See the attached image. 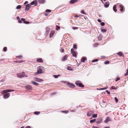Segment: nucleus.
<instances>
[{"mask_svg": "<svg viewBox=\"0 0 128 128\" xmlns=\"http://www.w3.org/2000/svg\"><path fill=\"white\" fill-rule=\"evenodd\" d=\"M43 68L44 67L42 66L38 67L37 68V72H35L34 74V75H36L42 73H44V72H43L42 71V69H43Z\"/></svg>", "mask_w": 128, "mask_h": 128, "instance_id": "nucleus-1", "label": "nucleus"}, {"mask_svg": "<svg viewBox=\"0 0 128 128\" xmlns=\"http://www.w3.org/2000/svg\"><path fill=\"white\" fill-rule=\"evenodd\" d=\"M17 76L19 78H21L24 76L26 77H28L27 75H25L24 72H22L21 73L20 72L18 73L17 74Z\"/></svg>", "mask_w": 128, "mask_h": 128, "instance_id": "nucleus-2", "label": "nucleus"}, {"mask_svg": "<svg viewBox=\"0 0 128 128\" xmlns=\"http://www.w3.org/2000/svg\"><path fill=\"white\" fill-rule=\"evenodd\" d=\"M117 6L120 8V10L121 12H122L124 10V6L121 4H117Z\"/></svg>", "mask_w": 128, "mask_h": 128, "instance_id": "nucleus-3", "label": "nucleus"}, {"mask_svg": "<svg viewBox=\"0 0 128 128\" xmlns=\"http://www.w3.org/2000/svg\"><path fill=\"white\" fill-rule=\"evenodd\" d=\"M10 96V94L9 93H6L4 94L3 96V98L4 99H6L8 98Z\"/></svg>", "mask_w": 128, "mask_h": 128, "instance_id": "nucleus-4", "label": "nucleus"}, {"mask_svg": "<svg viewBox=\"0 0 128 128\" xmlns=\"http://www.w3.org/2000/svg\"><path fill=\"white\" fill-rule=\"evenodd\" d=\"M67 84L70 88H74L75 87V86L73 84L68 82L67 83Z\"/></svg>", "mask_w": 128, "mask_h": 128, "instance_id": "nucleus-5", "label": "nucleus"}, {"mask_svg": "<svg viewBox=\"0 0 128 128\" xmlns=\"http://www.w3.org/2000/svg\"><path fill=\"white\" fill-rule=\"evenodd\" d=\"M34 80L38 82H42V80L40 79L39 78H34Z\"/></svg>", "mask_w": 128, "mask_h": 128, "instance_id": "nucleus-6", "label": "nucleus"}, {"mask_svg": "<svg viewBox=\"0 0 128 128\" xmlns=\"http://www.w3.org/2000/svg\"><path fill=\"white\" fill-rule=\"evenodd\" d=\"M31 5L30 4H26V6L25 10H28L30 9V7L31 6Z\"/></svg>", "mask_w": 128, "mask_h": 128, "instance_id": "nucleus-7", "label": "nucleus"}, {"mask_svg": "<svg viewBox=\"0 0 128 128\" xmlns=\"http://www.w3.org/2000/svg\"><path fill=\"white\" fill-rule=\"evenodd\" d=\"M26 88L28 90H32L33 89V88L30 85H27L26 86Z\"/></svg>", "mask_w": 128, "mask_h": 128, "instance_id": "nucleus-8", "label": "nucleus"}, {"mask_svg": "<svg viewBox=\"0 0 128 128\" xmlns=\"http://www.w3.org/2000/svg\"><path fill=\"white\" fill-rule=\"evenodd\" d=\"M37 4V1L36 0H34L31 3V5H33L34 4L35 6H36Z\"/></svg>", "mask_w": 128, "mask_h": 128, "instance_id": "nucleus-9", "label": "nucleus"}, {"mask_svg": "<svg viewBox=\"0 0 128 128\" xmlns=\"http://www.w3.org/2000/svg\"><path fill=\"white\" fill-rule=\"evenodd\" d=\"M111 121L110 118V117H108L106 118V119L104 120V122L105 123H107L108 121Z\"/></svg>", "mask_w": 128, "mask_h": 128, "instance_id": "nucleus-10", "label": "nucleus"}, {"mask_svg": "<svg viewBox=\"0 0 128 128\" xmlns=\"http://www.w3.org/2000/svg\"><path fill=\"white\" fill-rule=\"evenodd\" d=\"M102 121V119L101 118H99L97 120L96 122L98 124H99Z\"/></svg>", "mask_w": 128, "mask_h": 128, "instance_id": "nucleus-11", "label": "nucleus"}, {"mask_svg": "<svg viewBox=\"0 0 128 128\" xmlns=\"http://www.w3.org/2000/svg\"><path fill=\"white\" fill-rule=\"evenodd\" d=\"M93 113V112L92 111H90L88 113V116H92Z\"/></svg>", "mask_w": 128, "mask_h": 128, "instance_id": "nucleus-12", "label": "nucleus"}, {"mask_svg": "<svg viewBox=\"0 0 128 128\" xmlns=\"http://www.w3.org/2000/svg\"><path fill=\"white\" fill-rule=\"evenodd\" d=\"M67 56L66 55H65L64 56L62 60V61H64L67 59Z\"/></svg>", "mask_w": 128, "mask_h": 128, "instance_id": "nucleus-13", "label": "nucleus"}, {"mask_svg": "<svg viewBox=\"0 0 128 128\" xmlns=\"http://www.w3.org/2000/svg\"><path fill=\"white\" fill-rule=\"evenodd\" d=\"M21 20L24 21V22L25 24H28L29 23V22H28L27 21H25V20L24 19L22 18H21Z\"/></svg>", "mask_w": 128, "mask_h": 128, "instance_id": "nucleus-14", "label": "nucleus"}, {"mask_svg": "<svg viewBox=\"0 0 128 128\" xmlns=\"http://www.w3.org/2000/svg\"><path fill=\"white\" fill-rule=\"evenodd\" d=\"M37 62H43V60L41 58H38L37 59Z\"/></svg>", "mask_w": 128, "mask_h": 128, "instance_id": "nucleus-15", "label": "nucleus"}, {"mask_svg": "<svg viewBox=\"0 0 128 128\" xmlns=\"http://www.w3.org/2000/svg\"><path fill=\"white\" fill-rule=\"evenodd\" d=\"M86 59V58L83 57L81 60V62H84Z\"/></svg>", "mask_w": 128, "mask_h": 128, "instance_id": "nucleus-16", "label": "nucleus"}, {"mask_svg": "<svg viewBox=\"0 0 128 128\" xmlns=\"http://www.w3.org/2000/svg\"><path fill=\"white\" fill-rule=\"evenodd\" d=\"M81 82L79 80L75 82V84L76 85L78 86L79 85Z\"/></svg>", "mask_w": 128, "mask_h": 128, "instance_id": "nucleus-17", "label": "nucleus"}, {"mask_svg": "<svg viewBox=\"0 0 128 128\" xmlns=\"http://www.w3.org/2000/svg\"><path fill=\"white\" fill-rule=\"evenodd\" d=\"M78 1V0H71L70 1V3L71 4H73L75 2H77Z\"/></svg>", "mask_w": 128, "mask_h": 128, "instance_id": "nucleus-18", "label": "nucleus"}, {"mask_svg": "<svg viewBox=\"0 0 128 128\" xmlns=\"http://www.w3.org/2000/svg\"><path fill=\"white\" fill-rule=\"evenodd\" d=\"M31 82L33 84L36 86H38L39 84H38L34 81H32Z\"/></svg>", "mask_w": 128, "mask_h": 128, "instance_id": "nucleus-19", "label": "nucleus"}, {"mask_svg": "<svg viewBox=\"0 0 128 128\" xmlns=\"http://www.w3.org/2000/svg\"><path fill=\"white\" fill-rule=\"evenodd\" d=\"M8 92V90H4L1 92V94H3L4 93H6Z\"/></svg>", "mask_w": 128, "mask_h": 128, "instance_id": "nucleus-20", "label": "nucleus"}, {"mask_svg": "<svg viewBox=\"0 0 128 128\" xmlns=\"http://www.w3.org/2000/svg\"><path fill=\"white\" fill-rule=\"evenodd\" d=\"M109 5V4L107 2H105L104 4L106 8H108Z\"/></svg>", "mask_w": 128, "mask_h": 128, "instance_id": "nucleus-21", "label": "nucleus"}, {"mask_svg": "<svg viewBox=\"0 0 128 128\" xmlns=\"http://www.w3.org/2000/svg\"><path fill=\"white\" fill-rule=\"evenodd\" d=\"M54 31H52L50 34V37H52L53 36L54 34Z\"/></svg>", "mask_w": 128, "mask_h": 128, "instance_id": "nucleus-22", "label": "nucleus"}, {"mask_svg": "<svg viewBox=\"0 0 128 128\" xmlns=\"http://www.w3.org/2000/svg\"><path fill=\"white\" fill-rule=\"evenodd\" d=\"M116 6L115 5H114L113 7V9L114 12H116L117 10L116 9Z\"/></svg>", "mask_w": 128, "mask_h": 128, "instance_id": "nucleus-23", "label": "nucleus"}, {"mask_svg": "<svg viewBox=\"0 0 128 128\" xmlns=\"http://www.w3.org/2000/svg\"><path fill=\"white\" fill-rule=\"evenodd\" d=\"M67 69L68 70H70L71 71H72L73 70V69L70 66L68 67L67 68Z\"/></svg>", "mask_w": 128, "mask_h": 128, "instance_id": "nucleus-24", "label": "nucleus"}, {"mask_svg": "<svg viewBox=\"0 0 128 128\" xmlns=\"http://www.w3.org/2000/svg\"><path fill=\"white\" fill-rule=\"evenodd\" d=\"M117 54H118L120 56H122L123 55L122 53L121 52L117 53Z\"/></svg>", "mask_w": 128, "mask_h": 128, "instance_id": "nucleus-25", "label": "nucleus"}, {"mask_svg": "<svg viewBox=\"0 0 128 128\" xmlns=\"http://www.w3.org/2000/svg\"><path fill=\"white\" fill-rule=\"evenodd\" d=\"M38 2L39 3H43L45 2L44 0H39Z\"/></svg>", "mask_w": 128, "mask_h": 128, "instance_id": "nucleus-26", "label": "nucleus"}, {"mask_svg": "<svg viewBox=\"0 0 128 128\" xmlns=\"http://www.w3.org/2000/svg\"><path fill=\"white\" fill-rule=\"evenodd\" d=\"M73 56L74 57H76V53L75 52H73L72 53Z\"/></svg>", "mask_w": 128, "mask_h": 128, "instance_id": "nucleus-27", "label": "nucleus"}, {"mask_svg": "<svg viewBox=\"0 0 128 128\" xmlns=\"http://www.w3.org/2000/svg\"><path fill=\"white\" fill-rule=\"evenodd\" d=\"M96 121V119H94L93 120H90V122L92 123H93V122H95Z\"/></svg>", "mask_w": 128, "mask_h": 128, "instance_id": "nucleus-28", "label": "nucleus"}, {"mask_svg": "<svg viewBox=\"0 0 128 128\" xmlns=\"http://www.w3.org/2000/svg\"><path fill=\"white\" fill-rule=\"evenodd\" d=\"M101 31L102 32H106V30L105 29H102L101 30Z\"/></svg>", "mask_w": 128, "mask_h": 128, "instance_id": "nucleus-29", "label": "nucleus"}, {"mask_svg": "<svg viewBox=\"0 0 128 128\" xmlns=\"http://www.w3.org/2000/svg\"><path fill=\"white\" fill-rule=\"evenodd\" d=\"M79 86L80 87H81L82 88H83L84 87V85H83L81 83V82Z\"/></svg>", "mask_w": 128, "mask_h": 128, "instance_id": "nucleus-30", "label": "nucleus"}, {"mask_svg": "<svg viewBox=\"0 0 128 128\" xmlns=\"http://www.w3.org/2000/svg\"><path fill=\"white\" fill-rule=\"evenodd\" d=\"M108 88V86H107L106 87H104V88H100L99 89V90H106V89L107 88Z\"/></svg>", "mask_w": 128, "mask_h": 128, "instance_id": "nucleus-31", "label": "nucleus"}, {"mask_svg": "<svg viewBox=\"0 0 128 128\" xmlns=\"http://www.w3.org/2000/svg\"><path fill=\"white\" fill-rule=\"evenodd\" d=\"M40 112H34V114L36 115H38L40 114Z\"/></svg>", "mask_w": 128, "mask_h": 128, "instance_id": "nucleus-32", "label": "nucleus"}, {"mask_svg": "<svg viewBox=\"0 0 128 128\" xmlns=\"http://www.w3.org/2000/svg\"><path fill=\"white\" fill-rule=\"evenodd\" d=\"M60 76V75H54V76H53L55 78H57L58 77H59V76Z\"/></svg>", "mask_w": 128, "mask_h": 128, "instance_id": "nucleus-33", "label": "nucleus"}, {"mask_svg": "<svg viewBox=\"0 0 128 128\" xmlns=\"http://www.w3.org/2000/svg\"><path fill=\"white\" fill-rule=\"evenodd\" d=\"M62 112L63 113L67 114L68 112L69 111L68 110H64L62 111Z\"/></svg>", "mask_w": 128, "mask_h": 128, "instance_id": "nucleus-34", "label": "nucleus"}, {"mask_svg": "<svg viewBox=\"0 0 128 128\" xmlns=\"http://www.w3.org/2000/svg\"><path fill=\"white\" fill-rule=\"evenodd\" d=\"M21 8V6L20 5H19L17 6V7H16V9H20V8Z\"/></svg>", "mask_w": 128, "mask_h": 128, "instance_id": "nucleus-35", "label": "nucleus"}, {"mask_svg": "<svg viewBox=\"0 0 128 128\" xmlns=\"http://www.w3.org/2000/svg\"><path fill=\"white\" fill-rule=\"evenodd\" d=\"M128 75V69L126 70V72L124 74V76H126Z\"/></svg>", "mask_w": 128, "mask_h": 128, "instance_id": "nucleus-36", "label": "nucleus"}, {"mask_svg": "<svg viewBox=\"0 0 128 128\" xmlns=\"http://www.w3.org/2000/svg\"><path fill=\"white\" fill-rule=\"evenodd\" d=\"M14 90L9 89L8 90V92H13L14 91Z\"/></svg>", "mask_w": 128, "mask_h": 128, "instance_id": "nucleus-37", "label": "nucleus"}, {"mask_svg": "<svg viewBox=\"0 0 128 128\" xmlns=\"http://www.w3.org/2000/svg\"><path fill=\"white\" fill-rule=\"evenodd\" d=\"M97 114H94L92 116V117L93 118H96L97 117Z\"/></svg>", "mask_w": 128, "mask_h": 128, "instance_id": "nucleus-38", "label": "nucleus"}, {"mask_svg": "<svg viewBox=\"0 0 128 128\" xmlns=\"http://www.w3.org/2000/svg\"><path fill=\"white\" fill-rule=\"evenodd\" d=\"M111 88V89H114V90L116 89V88H115V87L114 86H112Z\"/></svg>", "mask_w": 128, "mask_h": 128, "instance_id": "nucleus-39", "label": "nucleus"}, {"mask_svg": "<svg viewBox=\"0 0 128 128\" xmlns=\"http://www.w3.org/2000/svg\"><path fill=\"white\" fill-rule=\"evenodd\" d=\"M115 100L116 103H117L118 102V100L116 97H115Z\"/></svg>", "mask_w": 128, "mask_h": 128, "instance_id": "nucleus-40", "label": "nucleus"}, {"mask_svg": "<svg viewBox=\"0 0 128 128\" xmlns=\"http://www.w3.org/2000/svg\"><path fill=\"white\" fill-rule=\"evenodd\" d=\"M109 63V62L108 61H106L104 62L105 64H108Z\"/></svg>", "mask_w": 128, "mask_h": 128, "instance_id": "nucleus-41", "label": "nucleus"}, {"mask_svg": "<svg viewBox=\"0 0 128 128\" xmlns=\"http://www.w3.org/2000/svg\"><path fill=\"white\" fill-rule=\"evenodd\" d=\"M7 50V48L6 47H5L3 49L4 51V52L6 51Z\"/></svg>", "mask_w": 128, "mask_h": 128, "instance_id": "nucleus-42", "label": "nucleus"}, {"mask_svg": "<svg viewBox=\"0 0 128 128\" xmlns=\"http://www.w3.org/2000/svg\"><path fill=\"white\" fill-rule=\"evenodd\" d=\"M46 30L47 32H48L50 30V28L48 27H47L46 28Z\"/></svg>", "mask_w": 128, "mask_h": 128, "instance_id": "nucleus-43", "label": "nucleus"}, {"mask_svg": "<svg viewBox=\"0 0 128 128\" xmlns=\"http://www.w3.org/2000/svg\"><path fill=\"white\" fill-rule=\"evenodd\" d=\"M81 13L84 14H85V13L84 12V11L83 10H82L81 11Z\"/></svg>", "mask_w": 128, "mask_h": 128, "instance_id": "nucleus-44", "label": "nucleus"}, {"mask_svg": "<svg viewBox=\"0 0 128 128\" xmlns=\"http://www.w3.org/2000/svg\"><path fill=\"white\" fill-rule=\"evenodd\" d=\"M56 30H59L60 29V26H56Z\"/></svg>", "mask_w": 128, "mask_h": 128, "instance_id": "nucleus-45", "label": "nucleus"}, {"mask_svg": "<svg viewBox=\"0 0 128 128\" xmlns=\"http://www.w3.org/2000/svg\"><path fill=\"white\" fill-rule=\"evenodd\" d=\"M105 24L104 22H102L101 23V25L102 26H104Z\"/></svg>", "mask_w": 128, "mask_h": 128, "instance_id": "nucleus-46", "label": "nucleus"}, {"mask_svg": "<svg viewBox=\"0 0 128 128\" xmlns=\"http://www.w3.org/2000/svg\"><path fill=\"white\" fill-rule=\"evenodd\" d=\"M98 61V59H95V60H92V62H96V61Z\"/></svg>", "mask_w": 128, "mask_h": 128, "instance_id": "nucleus-47", "label": "nucleus"}, {"mask_svg": "<svg viewBox=\"0 0 128 128\" xmlns=\"http://www.w3.org/2000/svg\"><path fill=\"white\" fill-rule=\"evenodd\" d=\"M76 45L75 44H74L73 46V48H76Z\"/></svg>", "mask_w": 128, "mask_h": 128, "instance_id": "nucleus-48", "label": "nucleus"}, {"mask_svg": "<svg viewBox=\"0 0 128 128\" xmlns=\"http://www.w3.org/2000/svg\"><path fill=\"white\" fill-rule=\"evenodd\" d=\"M74 49H73V48L71 50V52L72 53L73 52H74Z\"/></svg>", "mask_w": 128, "mask_h": 128, "instance_id": "nucleus-49", "label": "nucleus"}, {"mask_svg": "<svg viewBox=\"0 0 128 128\" xmlns=\"http://www.w3.org/2000/svg\"><path fill=\"white\" fill-rule=\"evenodd\" d=\"M120 79V78H117V79L116 80H115L117 82V81H118V80H119Z\"/></svg>", "mask_w": 128, "mask_h": 128, "instance_id": "nucleus-50", "label": "nucleus"}, {"mask_svg": "<svg viewBox=\"0 0 128 128\" xmlns=\"http://www.w3.org/2000/svg\"><path fill=\"white\" fill-rule=\"evenodd\" d=\"M106 91L108 94H110V92H109L108 90H106Z\"/></svg>", "mask_w": 128, "mask_h": 128, "instance_id": "nucleus-51", "label": "nucleus"}, {"mask_svg": "<svg viewBox=\"0 0 128 128\" xmlns=\"http://www.w3.org/2000/svg\"><path fill=\"white\" fill-rule=\"evenodd\" d=\"M92 128H99L98 126H93Z\"/></svg>", "mask_w": 128, "mask_h": 128, "instance_id": "nucleus-52", "label": "nucleus"}, {"mask_svg": "<svg viewBox=\"0 0 128 128\" xmlns=\"http://www.w3.org/2000/svg\"><path fill=\"white\" fill-rule=\"evenodd\" d=\"M18 21V22L19 23H21L22 22L21 20H19Z\"/></svg>", "mask_w": 128, "mask_h": 128, "instance_id": "nucleus-53", "label": "nucleus"}, {"mask_svg": "<svg viewBox=\"0 0 128 128\" xmlns=\"http://www.w3.org/2000/svg\"><path fill=\"white\" fill-rule=\"evenodd\" d=\"M98 22H101V20L100 19H98Z\"/></svg>", "mask_w": 128, "mask_h": 128, "instance_id": "nucleus-54", "label": "nucleus"}, {"mask_svg": "<svg viewBox=\"0 0 128 128\" xmlns=\"http://www.w3.org/2000/svg\"><path fill=\"white\" fill-rule=\"evenodd\" d=\"M16 19L18 20H20L19 16H17L16 18Z\"/></svg>", "mask_w": 128, "mask_h": 128, "instance_id": "nucleus-55", "label": "nucleus"}, {"mask_svg": "<svg viewBox=\"0 0 128 128\" xmlns=\"http://www.w3.org/2000/svg\"><path fill=\"white\" fill-rule=\"evenodd\" d=\"M46 12H50L51 11L50 10H46Z\"/></svg>", "mask_w": 128, "mask_h": 128, "instance_id": "nucleus-56", "label": "nucleus"}, {"mask_svg": "<svg viewBox=\"0 0 128 128\" xmlns=\"http://www.w3.org/2000/svg\"><path fill=\"white\" fill-rule=\"evenodd\" d=\"M28 2L27 1H26L24 3V4H26Z\"/></svg>", "mask_w": 128, "mask_h": 128, "instance_id": "nucleus-57", "label": "nucleus"}, {"mask_svg": "<svg viewBox=\"0 0 128 128\" xmlns=\"http://www.w3.org/2000/svg\"><path fill=\"white\" fill-rule=\"evenodd\" d=\"M18 58H20L22 57V56H19L17 57Z\"/></svg>", "mask_w": 128, "mask_h": 128, "instance_id": "nucleus-58", "label": "nucleus"}, {"mask_svg": "<svg viewBox=\"0 0 128 128\" xmlns=\"http://www.w3.org/2000/svg\"><path fill=\"white\" fill-rule=\"evenodd\" d=\"M26 128H31L29 126H27Z\"/></svg>", "mask_w": 128, "mask_h": 128, "instance_id": "nucleus-59", "label": "nucleus"}, {"mask_svg": "<svg viewBox=\"0 0 128 128\" xmlns=\"http://www.w3.org/2000/svg\"><path fill=\"white\" fill-rule=\"evenodd\" d=\"M61 51L62 52H64V50L63 48H62V50H61Z\"/></svg>", "mask_w": 128, "mask_h": 128, "instance_id": "nucleus-60", "label": "nucleus"}, {"mask_svg": "<svg viewBox=\"0 0 128 128\" xmlns=\"http://www.w3.org/2000/svg\"><path fill=\"white\" fill-rule=\"evenodd\" d=\"M73 29H74V30H75L76 29V27H73Z\"/></svg>", "mask_w": 128, "mask_h": 128, "instance_id": "nucleus-61", "label": "nucleus"}, {"mask_svg": "<svg viewBox=\"0 0 128 128\" xmlns=\"http://www.w3.org/2000/svg\"><path fill=\"white\" fill-rule=\"evenodd\" d=\"M19 62V61H17L16 62H19V63L21 62Z\"/></svg>", "mask_w": 128, "mask_h": 128, "instance_id": "nucleus-62", "label": "nucleus"}, {"mask_svg": "<svg viewBox=\"0 0 128 128\" xmlns=\"http://www.w3.org/2000/svg\"><path fill=\"white\" fill-rule=\"evenodd\" d=\"M102 102L104 103H105L106 102L105 101H104V100L102 101Z\"/></svg>", "mask_w": 128, "mask_h": 128, "instance_id": "nucleus-63", "label": "nucleus"}, {"mask_svg": "<svg viewBox=\"0 0 128 128\" xmlns=\"http://www.w3.org/2000/svg\"><path fill=\"white\" fill-rule=\"evenodd\" d=\"M104 128H109V127H105Z\"/></svg>", "mask_w": 128, "mask_h": 128, "instance_id": "nucleus-64", "label": "nucleus"}]
</instances>
